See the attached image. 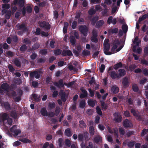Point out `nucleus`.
I'll list each match as a JSON object with an SVG mask.
<instances>
[{"label":"nucleus","mask_w":148,"mask_h":148,"mask_svg":"<svg viewBox=\"0 0 148 148\" xmlns=\"http://www.w3.org/2000/svg\"><path fill=\"white\" fill-rule=\"evenodd\" d=\"M40 71H31L29 73V81H32L34 77L36 79H39L40 76Z\"/></svg>","instance_id":"nucleus-1"},{"label":"nucleus","mask_w":148,"mask_h":148,"mask_svg":"<svg viewBox=\"0 0 148 148\" xmlns=\"http://www.w3.org/2000/svg\"><path fill=\"white\" fill-rule=\"evenodd\" d=\"M10 132L13 134L14 136H16L20 134L21 132V130L19 129H17V125H14L10 129Z\"/></svg>","instance_id":"nucleus-2"},{"label":"nucleus","mask_w":148,"mask_h":148,"mask_svg":"<svg viewBox=\"0 0 148 148\" xmlns=\"http://www.w3.org/2000/svg\"><path fill=\"white\" fill-rule=\"evenodd\" d=\"M38 23L40 27L43 28L45 30H49L50 29L51 26L48 22L39 21Z\"/></svg>","instance_id":"nucleus-3"},{"label":"nucleus","mask_w":148,"mask_h":148,"mask_svg":"<svg viewBox=\"0 0 148 148\" xmlns=\"http://www.w3.org/2000/svg\"><path fill=\"white\" fill-rule=\"evenodd\" d=\"M80 32L84 36H86L88 35V27L85 25H82L80 26L79 28Z\"/></svg>","instance_id":"nucleus-4"},{"label":"nucleus","mask_w":148,"mask_h":148,"mask_svg":"<svg viewBox=\"0 0 148 148\" xmlns=\"http://www.w3.org/2000/svg\"><path fill=\"white\" fill-rule=\"evenodd\" d=\"M53 84L59 88H62L64 87V85L67 86L68 84L66 83H64L63 80L62 79H60L58 82H53Z\"/></svg>","instance_id":"nucleus-5"},{"label":"nucleus","mask_w":148,"mask_h":148,"mask_svg":"<svg viewBox=\"0 0 148 148\" xmlns=\"http://www.w3.org/2000/svg\"><path fill=\"white\" fill-rule=\"evenodd\" d=\"M27 12L29 13H30L32 11V8L30 6H27L26 8L25 6L23 7L22 9V13L23 16H25L26 14V10Z\"/></svg>","instance_id":"nucleus-6"},{"label":"nucleus","mask_w":148,"mask_h":148,"mask_svg":"<svg viewBox=\"0 0 148 148\" xmlns=\"http://www.w3.org/2000/svg\"><path fill=\"white\" fill-rule=\"evenodd\" d=\"M123 125L125 128H128L132 127L133 125L130 120L126 119L123 121Z\"/></svg>","instance_id":"nucleus-7"},{"label":"nucleus","mask_w":148,"mask_h":148,"mask_svg":"<svg viewBox=\"0 0 148 148\" xmlns=\"http://www.w3.org/2000/svg\"><path fill=\"white\" fill-rule=\"evenodd\" d=\"M120 42L119 39H115L113 42V46L111 48V50L112 52H114L115 50L117 49L118 46L120 45Z\"/></svg>","instance_id":"nucleus-8"},{"label":"nucleus","mask_w":148,"mask_h":148,"mask_svg":"<svg viewBox=\"0 0 148 148\" xmlns=\"http://www.w3.org/2000/svg\"><path fill=\"white\" fill-rule=\"evenodd\" d=\"M113 115L115 117L114 120L115 121V122L119 123L121 121L122 117L118 112L114 113Z\"/></svg>","instance_id":"nucleus-9"},{"label":"nucleus","mask_w":148,"mask_h":148,"mask_svg":"<svg viewBox=\"0 0 148 148\" xmlns=\"http://www.w3.org/2000/svg\"><path fill=\"white\" fill-rule=\"evenodd\" d=\"M117 23L116 18H114L113 19V17L112 16L108 17L107 21V23L109 25L112 23L113 25H115Z\"/></svg>","instance_id":"nucleus-10"},{"label":"nucleus","mask_w":148,"mask_h":148,"mask_svg":"<svg viewBox=\"0 0 148 148\" xmlns=\"http://www.w3.org/2000/svg\"><path fill=\"white\" fill-rule=\"evenodd\" d=\"M14 64L17 67H20L21 65V63L20 59L18 58H15L13 60Z\"/></svg>","instance_id":"nucleus-11"},{"label":"nucleus","mask_w":148,"mask_h":148,"mask_svg":"<svg viewBox=\"0 0 148 148\" xmlns=\"http://www.w3.org/2000/svg\"><path fill=\"white\" fill-rule=\"evenodd\" d=\"M9 117L8 114L6 113H2L0 117L1 120L3 122H4L8 119Z\"/></svg>","instance_id":"nucleus-12"},{"label":"nucleus","mask_w":148,"mask_h":148,"mask_svg":"<svg viewBox=\"0 0 148 148\" xmlns=\"http://www.w3.org/2000/svg\"><path fill=\"white\" fill-rule=\"evenodd\" d=\"M110 75L111 77L113 79L116 78H119L118 74L116 73L114 71H112L110 72Z\"/></svg>","instance_id":"nucleus-13"},{"label":"nucleus","mask_w":148,"mask_h":148,"mask_svg":"<svg viewBox=\"0 0 148 148\" xmlns=\"http://www.w3.org/2000/svg\"><path fill=\"white\" fill-rule=\"evenodd\" d=\"M1 88L4 91L8 92L10 88L9 85L7 83H3L1 85Z\"/></svg>","instance_id":"nucleus-14"},{"label":"nucleus","mask_w":148,"mask_h":148,"mask_svg":"<svg viewBox=\"0 0 148 148\" xmlns=\"http://www.w3.org/2000/svg\"><path fill=\"white\" fill-rule=\"evenodd\" d=\"M119 32V29L118 28H115L113 29H109L108 33L109 34H116Z\"/></svg>","instance_id":"nucleus-15"},{"label":"nucleus","mask_w":148,"mask_h":148,"mask_svg":"<svg viewBox=\"0 0 148 148\" xmlns=\"http://www.w3.org/2000/svg\"><path fill=\"white\" fill-rule=\"evenodd\" d=\"M18 29H21L24 32H26L28 30L27 27L24 23H22L19 25L18 27Z\"/></svg>","instance_id":"nucleus-16"},{"label":"nucleus","mask_w":148,"mask_h":148,"mask_svg":"<svg viewBox=\"0 0 148 148\" xmlns=\"http://www.w3.org/2000/svg\"><path fill=\"white\" fill-rule=\"evenodd\" d=\"M102 141V137L99 135L96 136L94 138V141L97 144H98L99 143H101Z\"/></svg>","instance_id":"nucleus-17"},{"label":"nucleus","mask_w":148,"mask_h":148,"mask_svg":"<svg viewBox=\"0 0 148 148\" xmlns=\"http://www.w3.org/2000/svg\"><path fill=\"white\" fill-rule=\"evenodd\" d=\"M81 91L82 92V93H81L80 95V98L83 99L87 97L88 92L86 90L83 89H82Z\"/></svg>","instance_id":"nucleus-18"},{"label":"nucleus","mask_w":148,"mask_h":148,"mask_svg":"<svg viewBox=\"0 0 148 148\" xmlns=\"http://www.w3.org/2000/svg\"><path fill=\"white\" fill-rule=\"evenodd\" d=\"M122 84L124 87H128L129 86V82H128V79L127 77H125L123 79Z\"/></svg>","instance_id":"nucleus-19"},{"label":"nucleus","mask_w":148,"mask_h":148,"mask_svg":"<svg viewBox=\"0 0 148 148\" xmlns=\"http://www.w3.org/2000/svg\"><path fill=\"white\" fill-rule=\"evenodd\" d=\"M40 113L43 116H48V112L45 108H43L41 109Z\"/></svg>","instance_id":"nucleus-20"},{"label":"nucleus","mask_w":148,"mask_h":148,"mask_svg":"<svg viewBox=\"0 0 148 148\" xmlns=\"http://www.w3.org/2000/svg\"><path fill=\"white\" fill-rule=\"evenodd\" d=\"M118 71L119 72V73L118 74V75L119 78H120L121 77L124 76L126 74L125 71L123 69H119V70Z\"/></svg>","instance_id":"nucleus-21"},{"label":"nucleus","mask_w":148,"mask_h":148,"mask_svg":"<svg viewBox=\"0 0 148 148\" xmlns=\"http://www.w3.org/2000/svg\"><path fill=\"white\" fill-rule=\"evenodd\" d=\"M104 23V22L103 20H99L96 23L95 27L97 28H99L101 27Z\"/></svg>","instance_id":"nucleus-22"},{"label":"nucleus","mask_w":148,"mask_h":148,"mask_svg":"<svg viewBox=\"0 0 148 148\" xmlns=\"http://www.w3.org/2000/svg\"><path fill=\"white\" fill-rule=\"evenodd\" d=\"M99 19V17L97 16H94L90 20L91 24L92 25H94L97 23Z\"/></svg>","instance_id":"nucleus-23"},{"label":"nucleus","mask_w":148,"mask_h":148,"mask_svg":"<svg viewBox=\"0 0 148 148\" xmlns=\"http://www.w3.org/2000/svg\"><path fill=\"white\" fill-rule=\"evenodd\" d=\"M119 89L118 87L113 86L111 88V91L114 94H116L119 91Z\"/></svg>","instance_id":"nucleus-24"},{"label":"nucleus","mask_w":148,"mask_h":148,"mask_svg":"<svg viewBox=\"0 0 148 148\" xmlns=\"http://www.w3.org/2000/svg\"><path fill=\"white\" fill-rule=\"evenodd\" d=\"M70 42L71 45H74L76 43V40L75 38L73 36H71L69 38Z\"/></svg>","instance_id":"nucleus-25"},{"label":"nucleus","mask_w":148,"mask_h":148,"mask_svg":"<svg viewBox=\"0 0 148 148\" xmlns=\"http://www.w3.org/2000/svg\"><path fill=\"white\" fill-rule=\"evenodd\" d=\"M69 25V23L68 22H66L64 23V25L63 29V32L64 34H65L67 33Z\"/></svg>","instance_id":"nucleus-26"},{"label":"nucleus","mask_w":148,"mask_h":148,"mask_svg":"<svg viewBox=\"0 0 148 148\" xmlns=\"http://www.w3.org/2000/svg\"><path fill=\"white\" fill-rule=\"evenodd\" d=\"M64 134L66 136L68 137H70L71 136V129L69 128H68L65 130Z\"/></svg>","instance_id":"nucleus-27"},{"label":"nucleus","mask_w":148,"mask_h":148,"mask_svg":"<svg viewBox=\"0 0 148 148\" xmlns=\"http://www.w3.org/2000/svg\"><path fill=\"white\" fill-rule=\"evenodd\" d=\"M19 140L24 143H32V141L31 140L26 138H20L19 139Z\"/></svg>","instance_id":"nucleus-28"},{"label":"nucleus","mask_w":148,"mask_h":148,"mask_svg":"<svg viewBox=\"0 0 148 148\" xmlns=\"http://www.w3.org/2000/svg\"><path fill=\"white\" fill-rule=\"evenodd\" d=\"M135 117L136 120L138 121H143L144 119L143 116L139 114H138Z\"/></svg>","instance_id":"nucleus-29"},{"label":"nucleus","mask_w":148,"mask_h":148,"mask_svg":"<svg viewBox=\"0 0 148 148\" xmlns=\"http://www.w3.org/2000/svg\"><path fill=\"white\" fill-rule=\"evenodd\" d=\"M122 66L123 64L121 62H119L114 65L113 66V68L115 70H116L119 68L122 67Z\"/></svg>","instance_id":"nucleus-30"},{"label":"nucleus","mask_w":148,"mask_h":148,"mask_svg":"<svg viewBox=\"0 0 148 148\" xmlns=\"http://www.w3.org/2000/svg\"><path fill=\"white\" fill-rule=\"evenodd\" d=\"M79 123V126L80 128H84L86 127V125L84 121L82 120L80 121Z\"/></svg>","instance_id":"nucleus-31"},{"label":"nucleus","mask_w":148,"mask_h":148,"mask_svg":"<svg viewBox=\"0 0 148 148\" xmlns=\"http://www.w3.org/2000/svg\"><path fill=\"white\" fill-rule=\"evenodd\" d=\"M88 103L89 106L92 107H93L95 106V101L92 99H88Z\"/></svg>","instance_id":"nucleus-32"},{"label":"nucleus","mask_w":148,"mask_h":148,"mask_svg":"<svg viewBox=\"0 0 148 148\" xmlns=\"http://www.w3.org/2000/svg\"><path fill=\"white\" fill-rule=\"evenodd\" d=\"M148 18V14H145L142 16L141 17H139L138 22L140 23L147 18Z\"/></svg>","instance_id":"nucleus-33"},{"label":"nucleus","mask_w":148,"mask_h":148,"mask_svg":"<svg viewBox=\"0 0 148 148\" xmlns=\"http://www.w3.org/2000/svg\"><path fill=\"white\" fill-rule=\"evenodd\" d=\"M48 106L49 109L52 110L55 108L56 105L55 103L54 102H49L48 103Z\"/></svg>","instance_id":"nucleus-34"},{"label":"nucleus","mask_w":148,"mask_h":148,"mask_svg":"<svg viewBox=\"0 0 148 148\" xmlns=\"http://www.w3.org/2000/svg\"><path fill=\"white\" fill-rule=\"evenodd\" d=\"M136 143V141H134L131 140L127 143V146L129 148H131L134 147Z\"/></svg>","instance_id":"nucleus-35"},{"label":"nucleus","mask_w":148,"mask_h":148,"mask_svg":"<svg viewBox=\"0 0 148 148\" xmlns=\"http://www.w3.org/2000/svg\"><path fill=\"white\" fill-rule=\"evenodd\" d=\"M86 103L85 100H81L79 103V106L81 108H83L85 107Z\"/></svg>","instance_id":"nucleus-36"},{"label":"nucleus","mask_w":148,"mask_h":148,"mask_svg":"<svg viewBox=\"0 0 148 148\" xmlns=\"http://www.w3.org/2000/svg\"><path fill=\"white\" fill-rule=\"evenodd\" d=\"M100 103L102 107V108L105 110L107 109L108 108V105L106 103H105V102L102 100L100 101Z\"/></svg>","instance_id":"nucleus-37"},{"label":"nucleus","mask_w":148,"mask_h":148,"mask_svg":"<svg viewBox=\"0 0 148 148\" xmlns=\"http://www.w3.org/2000/svg\"><path fill=\"white\" fill-rule=\"evenodd\" d=\"M96 13V10L94 8H91L88 11V14L89 15H92Z\"/></svg>","instance_id":"nucleus-38"},{"label":"nucleus","mask_w":148,"mask_h":148,"mask_svg":"<svg viewBox=\"0 0 148 148\" xmlns=\"http://www.w3.org/2000/svg\"><path fill=\"white\" fill-rule=\"evenodd\" d=\"M60 112V107L57 106L55 108V110L54 111V113L56 114V116H57L58 115Z\"/></svg>","instance_id":"nucleus-39"},{"label":"nucleus","mask_w":148,"mask_h":148,"mask_svg":"<svg viewBox=\"0 0 148 148\" xmlns=\"http://www.w3.org/2000/svg\"><path fill=\"white\" fill-rule=\"evenodd\" d=\"M10 114L11 116L14 119H16L17 117V113L15 111H12Z\"/></svg>","instance_id":"nucleus-40"},{"label":"nucleus","mask_w":148,"mask_h":148,"mask_svg":"<svg viewBox=\"0 0 148 148\" xmlns=\"http://www.w3.org/2000/svg\"><path fill=\"white\" fill-rule=\"evenodd\" d=\"M122 29L124 33H126L128 30V27L126 24H123L122 26Z\"/></svg>","instance_id":"nucleus-41"},{"label":"nucleus","mask_w":148,"mask_h":148,"mask_svg":"<svg viewBox=\"0 0 148 148\" xmlns=\"http://www.w3.org/2000/svg\"><path fill=\"white\" fill-rule=\"evenodd\" d=\"M33 98L34 99V101L37 102L39 101L40 100V97L37 94H34L33 95Z\"/></svg>","instance_id":"nucleus-42"},{"label":"nucleus","mask_w":148,"mask_h":148,"mask_svg":"<svg viewBox=\"0 0 148 148\" xmlns=\"http://www.w3.org/2000/svg\"><path fill=\"white\" fill-rule=\"evenodd\" d=\"M23 43L28 45H30L31 44V41L28 38H25L23 40Z\"/></svg>","instance_id":"nucleus-43"},{"label":"nucleus","mask_w":148,"mask_h":148,"mask_svg":"<svg viewBox=\"0 0 148 148\" xmlns=\"http://www.w3.org/2000/svg\"><path fill=\"white\" fill-rule=\"evenodd\" d=\"M148 132V129H144L142 131L141 133V136L143 137L145 135L147 134Z\"/></svg>","instance_id":"nucleus-44"},{"label":"nucleus","mask_w":148,"mask_h":148,"mask_svg":"<svg viewBox=\"0 0 148 148\" xmlns=\"http://www.w3.org/2000/svg\"><path fill=\"white\" fill-rule=\"evenodd\" d=\"M103 45L105 51H108L110 48V44H105L104 42L103 43Z\"/></svg>","instance_id":"nucleus-45"},{"label":"nucleus","mask_w":148,"mask_h":148,"mask_svg":"<svg viewBox=\"0 0 148 148\" xmlns=\"http://www.w3.org/2000/svg\"><path fill=\"white\" fill-rule=\"evenodd\" d=\"M89 132L90 135L92 136L94 135L95 133L94 129L93 126H90L89 128Z\"/></svg>","instance_id":"nucleus-46"},{"label":"nucleus","mask_w":148,"mask_h":148,"mask_svg":"<svg viewBox=\"0 0 148 148\" xmlns=\"http://www.w3.org/2000/svg\"><path fill=\"white\" fill-rule=\"evenodd\" d=\"M65 95L66 93L65 92H62L61 94V99L63 102H65L66 100L65 98Z\"/></svg>","instance_id":"nucleus-47"},{"label":"nucleus","mask_w":148,"mask_h":148,"mask_svg":"<svg viewBox=\"0 0 148 148\" xmlns=\"http://www.w3.org/2000/svg\"><path fill=\"white\" fill-rule=\"evenodd\" d=\"M12 12L10 10H9L8 12L5 14V17L7 19H9L11 16Z\"/></svg>","instance_id":"nucleus-48"},{"label":"nucleus","mask_w":148,"mask_h":148,"mask_svg":"<svg viewBox=\"0 0 148 148\" xmlns=\"http://www.w3.org/2000/svg\"><path fill=\"white\" fill-rule=\"evenodd\" d=\"M40 44L38 43H35L34 44V45L32 47V50H36L38 49L40 47Z\"/></svg>","instance_id":"nucleus-49"},{"label":"nucleus","mask_w":148,"mask_h":148,"mask_svg":"<svg viewBox=\"0 0 148 148\" xmlns=\"http://www.w3.org/2000/svg\"><path fill=\"white\" fill-rule=\"evenodd\" d=\"M132 89L133 91L136 92L139 90V88L136 84H134L132 85Z\"/></svg>","instance_id":"nucleus-50"},{"label":"nucleus","mask_w":148,"mask_h":148,"mask_svg":"<svg viewBox=\"0 0 148 148\" xmlns=\"http://www.w3.org/2000/svg\"><path fill=\"white\" fill-rule=\"evenodd\" d=\"M82 54L84 56H88L90 54V51L87 50H84L82 52Z\"/></svg>","instance_id":"nucleus-51"},{"label":"nucleus","mask_w":148,"mask_h":148,"mask_svg":"<svg viewBox=\"0 0 148 148\" xmlns=\"http://www.w3.org/2000/svg\"><path fill=\"white\" fill-rule=\"evenodd\" d=\"M62 53V50L60 49H58L54 50V53L55 56H57L60 55Z\"/></svg>","instance_id":"nucleus-52"},{"label":"nucleus","mask_w":148,"mask_h":148,"mask_svg":"<svg viewBox=\"0 0 148 148\" xmlns=\"http://www.w3.org/2000/svg\"><path fill=\"white\" fill-rule=\"evenodd\" d=\"M96 109L97 114L100 116H101L102 115V112L99 107L97 106L96 107Z\"/></svg>","instance_id":"nucleus-53"},{"label":"nucleus","mask_w":148,"mask_h":148,"mask_svg":"<svg viewBox=\"0 0 148 148\" xmlns=\"http://www.w3.org/2000/svg\"><path fill=\"white\" fill-rule=\"evenodd\" d=\"M37 54L35 52H33L30 56V58L32 60H35L37 57Z\"/></svg>","instance_id":"nucleus-54"},{"label":"nucleus","mask_w":148,"mask_h":148,"mask_svg":"<svg viewBox=\"0 0 148 148\" xmlns=\"http://www.w3.org/2000/svg\"><path fill=\"white\" fill-rule=\"evenodd\" d=\"M20 50L21 51H25L27 49V47L25 45H22L20 48Z\"/></svg>","instance_id":"nucleus-55"},{"label":"nucleus","mask_w":148,"mask_h":148,"mask_svg":"<svg viewBox=\"0 0 148 148\" xmlns=\"http://www.w3.org/2000/svg\"><path fill=\"white\" fill-rule=\"evenodd\" d=\"M25 1L24 0H19L18 1V5L21 7H23L25 4Z\"/></svg>","instance_id":"nucleus-56"},{"label":"nucleus","mask_w":148,"mask_h":148,"mask_svg":"<svg viewBox=\"0 0 148 148\" xmlns=\"http://www.w3.org/2000/svg\"><path fill=\"white\" fill-rule=\"evenodd\" d=\"M130 111L131 113L133 114L134 116V117L138 114L137 113V112H138V113H139V112L136 111L135 109L134 108H132L131 109Z\"/></svg>","instance_id":"nucleus-57"},{"label":"nucleus","mask_w":148,"mask_h":148,"mask_svg":"<svg viewBox=\"0 0 148 148\" xmlns=\"http://www.w3.org/2000/svg\"><path fill=\"white\" fill-rule=\"evenodd\" d=\"M136 67V65L135 64L130 65L129 67V69L131 71H133Z\"/></svg>","instance_id":"nucleus-58"},{"label":"nucleus","mask_w":148,"mask_h":148,"mask_svg":"<svg viewBox=\"0 0 148 148\" xmlns=\"http://www.w3.org/2000/svg\"><path fill=\"white\" fill-rule=\"evenodd\" d=\"M134 132L132 131H129L127 133L126 135L127 137H129L132 135H134Z\"/></svg>","instance_id":"nucleus-59"},{"label":"nucleus","mask_w":148,"mask_h":148,"mask_svg":"<svg viewBox=\"0 0 148 148\" xmlns=\"http://www.w3.org/2000/svg\"><path fill=\"white\" fill-rule=\"evenodd\" d=\"M46 60L42 58H40L38 59L37 60V63L40 64L41 63H43L45 62Z\"/></svg>","instance_id":"nucleus-60"},{"label":"nucleus","mask_w":148,"mask_h":148,"mask_svg":"<svg viewBox=\"0 0 148 148\" xmlns=\"http://www.w3.org/2000/svg\"><path fill=\"white\" fill-rule=\"evenodd\" d=\"M40 53L43 55H45L47 53V51L46 49H43L40 50Z\"/></svg>","instance_id":"nucleus-61"},{"label":"nucleus","mask_w":148,"mask_h":148,"mask_svg":"<svg viewBox=\"0 0 148 148\" xmlns=\"http://www.w3.org/2000/svg\"><path fill=\"white\" fill-rule=\"evenodd\" d=\"M78 140L80 141H83L84 139V135L83 134H79L78 135Z\"/></svg>","instance_id":"nucleus-62"},{"label":"nucleus","mask_w":148,"mask_h":148,"mask_svg":"<svg viewBox=\"0 0 148 148\" xmlns=\"http://www.w3.org/2000/svg\"><path fill=\"white\" fill-rule=\"evenodd\" d=\"M8 68L11 72L12 73L15 71V69L11 64H10L8 65Z\"/></svg>","instance_id":"nucleus-63"},{"label":"nucleus","mask_w":148,"mask_h":148,"mask_svg":"<svg viewBox=\"0 0 148 148\" xmlns=\"http://www.w3.org/2000/svg\"><path fill=\"white\" fill-rule=\"evenodd\" d=\"M140 63L142 64L148 66V62L145 59H142L140 61Z\"/></svg>","instance_id":"nucleus-64"}]
</instances>
